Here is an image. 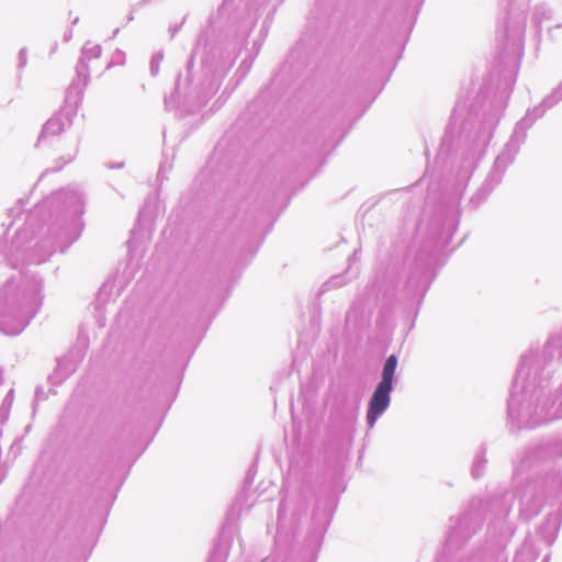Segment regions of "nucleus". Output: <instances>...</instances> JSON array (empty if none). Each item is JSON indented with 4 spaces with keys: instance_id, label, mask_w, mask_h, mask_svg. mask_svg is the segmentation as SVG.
Segmentation results:
<instances>
[{
    "instance_id": "obj_1",
    "label": "nucleus",
    "mask_w": 562,
    "mask_h": 562,
    "mask_svg": "<svg viewBox=\"0 0 562 562\" xmlns=\"http://www.w3.org/2000/svg\"><path fill=\"white\" fill-rule=\"evenodd\" d=\"M397 360L395 356H390L382 371V380L375 389L367 413V420L370 427H373L378 417L387 408L390 404V393L392 391L393 376Z\"/></svg>"
}]
</instances>
